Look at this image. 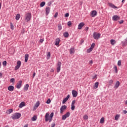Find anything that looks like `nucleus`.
<instances>
[{
  "instance_id": "obj_1",
  "label": "nucleus",
  "mask_w": 127,
  "mask_h": 127,
  "mask_svg": "<svg viewBox=\"0 0 127 127\" xmlns=\"http://www.w3.org/2000/svg\"><path fill=\"white\" fill-rule=\"evenodd\" d=\"M20 117H21V114L19 113H17L11 116V119L12 120H18Z\"/></svg>"
},
{
  "instance_id": "obj_2",
  "label": "nucleus",
  "mask_w": 127,
  "mask_h": 127,
  "mask_svg": "<svg viewBox=\"0 0 127 127\" xmlns=\"http://www.w3.org/2000/svg\"><path fill=\"white\" fill-rule=\"evenodd\" d=\"M31 19V13H27L25 16V20L26 22H28V21H30Z\"/></svg>"
},
{
  "instance_id": "obj_3",
  "label": "nucleus",
  "mask_w": 127,
  "mask_h": 127,
  "mask_svg": "<svg viewBox=\"0 0 127 127\" xmlns=\"http://www.w3.org/2000/svg\"><path fill=\"white\" fill-rule=\"evenodd\" d=\"M93 37L94 39L98 40V39L101 37V34L100 33H96V32H94L93 34Z\"/></svg>"
},
{
  "instance_id": "obj_4",
  "label": "nucleus",
  "mask_w": 127,
  "mask_h": 127,
  "mask_svg": "<svg viewBox=\"0 0 127 127\" xmlns=\"http://www.w3.org/2000/svg\"><path fill=\"white\" fill-rule=\"evenodd\" d=\"M69 117H70V112H67L65 114L62 116V120L65 121V120H66L67 118H69Z\"/></svg>"
},
{
  "instance_id": "obj_5",
  "label": "nucleus",
  "mask_w": 127,
  "mask_h": 127,
  "mask_svg": "<svg viewBox=\"0 0 127 127\" xmlns=\"http://www.w3.org/2000/svg\"><path fill=\"white\" fill-rule=\"evenodd\" d=\"M67 109V106L66 105H63L60 108V114H63L64 111Z\"/></svg>"
},
{
  "instance_id": "obj_6",
  "label": "nucleus",
  "mask_w": 127,
  "mask_h": 127,
  "mask_svg": "<svg viewBox=\"0 0 127 127\" xmlns=\"http://www.w3.org/2000/svg\"><path fill=\"white\" fill-rule=\"evenodd\" d=\"M20 66H21V62L20 61H18L17 62V65L15 66L14 70L16 71V70H18L19 68H20Z\"/></svg>"
},
{
  "instance_id": "obj_7",
  "label": "nucleus",
  "mask_w": 127,
  "mask_h": 127,
  "mask_svg": "<svg viewBox=\"0 0 127 127\" xmlns=\"http://www.w3.org/2000/svg\"><path fill=\"white\" fill-rule=\"evenodd\" d=\"M61 62H59L58 63V66L57 67V72L58 73H59L60 72V70H61Z\"/></svg>"
},
{
  "instance_id": "obj_8",
  "label": "nucleus",
  "mask_w": 127,
  "mask_h": 127,
  "mask_svg": "<svg viewBox=\"0 0 127 127\" xmlns=\"http://www.w3.org/2000/svg\"><path fill=\"white\" fill-rule=\"evenodd\" d=\"M46 122H49L50 123V116H49V113H47L45 116Z\"/></svg>"
},
{
  "instance_id": "obj_9",
  "label": "nucleus",
  "mask_w": 127,
  "mask_h": 127,
  "mask_svg": "<svg viewBox=\"0 0 127 127\" xmlns=\"http://www.w3.org/2000/svg\"><path fill=\"white\" fill-rule=\"evenodd\" d=\"M75 103H76V100H73L71 102V111H74V110H75Z\"/></svg>"
},
{
  "instance_id": "obj_10",
  "label": "nucleus",
  "mask_w": 127,
  "mask_h": 127,
  "mask_svg": "<svg viewBox=\"0 0 127 127\" xmlns=\"http://www.w3.org/2000/svg\"><path fill=\"white\" fill-rule=\"evenodd\" d=\"M22 84V81L21 80L19 81L18 83H17L16 88H17V89H20V88H21Z\"/></svg>"
},
{
  "instance_id": "obj_11",
  "label": "nucleus",
  "mask_w": 127,
  "mask_h": 127,
  "mask_svg": "<svg viewBox=\"0 0 127 127\" xmlns=\"http://www.w3.org/2000/svg\"><path fill=\"white\" fill-rule=\"evenodd\" d=\"M97 14H98V13L97 12V11H96V10H93V11L91 12V16L92 17H95V16H96V15H97Z\"/></svg>"
},
{
  "instance_id": "obj_12",
  "label": "nucleus",
  "mask_w": 127,
  "mask_h": 127,
  "mask_svg": "<svg viewBox=\"0 0 127 127\" xmlns=\"http://www.w3.org/2000/svg\"><path fill=\"white\" fill-rule=\"evenodd\" d=\"M85 25V24L84 22H81L78 25V29H82L83 28V27Z\"/></svg>"
},
{
  "instance_id": "obj_13",
  "label": "nucleus",
  "mask_w": 127,
  "mask_h": 127,
  "mask_svg": "<svg viewBox=\"0 0 127 127\" xmlns=\"http://www.w3.org/2000/svg\"><path fill=\"white\" fill-rule=\"evenodd\" d=\"M72 94L73 98H76V97L78 96V92H77L76 90H72Z\"/></svg>"
},
{
  "instance_id": "obj_14",
  "label": "nucleus",
  "mask_w": 127,
  "mask_h": 127,
  "mask_svg": "<svg viewBox=\"0 0 127 127\" xmlns=\"http://www.w3.org/2000/svg\"><path fill=\"white\" fill-rule=\"evenodd\" d=\"M108 5L110 7H112V8H119L117 6L115 5V4L112 3H108Z\"/></svg>"
},
{
  "instance_id": "obj_15",
  "label": "nucleus",
  "mask_w": 127,
  "mask_h": 127,
  "mask_svg": "<svg viewBox=\"0 0 127 127\" xmlns=\"http://www.w3.org/2000/svg\"><path fill=\"white\" fill-rule=\"evenodd\" d=\"M112 19L114 21H117V20H119V19H120V17L117 15H115L113 16Z\"/></svg>"
},
{
  "instance_id": "obj_16",
  "label": "nucleus",
  "mask_w": 127,
  "mask_h": 127,
  "mask_svg": "<svg viewBox=\"0 0 127 127\" xmlns=\"http://www.w3.org/2000/svg\"><path fill=\"white\" fill-rule=\"evenodd\" d=\"M69 98H70L69 94L67 95V96L64 99V100H63V104H65V103H66V102L68 101Z\"/></svg>"
},
{
  "instance_id": "obj_17",
  "label": "nucleus",
  "mask_w": 127,
  "mask_h": 127,
  "mask_svg": "<svg viewBox=\"0 0 127 127\" xmlns=\"http://www.w3.org/2000/svg\"><path fill=\"white\" fill-rule=\"evenodd\" d=\"M120 81H117L114 85V89H118L120 87Z\"/></svg>"
},
{
  "instance_id": "obj_18",
  "label": "nucleus",
  "mask_w": 127,
  "mask_h": 127,
  "mask_svg": "<svg viewBox=\"0 0 127 127\" xmlns=\"http://www.w3.org/2000/svg\"><path fill=\"white\" fill-rule=\"evenodd\" d=\"M50 12V7H46V15H48Z\"/></svg>"
},
{
  "instance_id": "obj_19",
  "label": "nucleus",
  "mask_w": 127,
  "mask_h": 127,
  "mask_svg": "<svg viewBox=\"0 0 127 127\" xmlns=\"http://www.w3.org/2000/svg\"><path fill=\"white\" fill-rule=\"evenodd\" d=\"M8 90L10 92H13V90H14V87L12 85H9L8 87Z\"/></svg>"
},
{
  "instance_id": "obj_20",
  "label": "nucleus",
  "mask_w": 127,
  "mask_h": 127,
  "mask_svg": "<svg viewBox=\"0 0 127 127\" xmlns=\"http://www.w3.org/2000/svg\"><path fill=\"white\" fill-rule=\"evenodd\" d=\"M59 43H60V39H59V38H58L56 39L55 45L57 46V45H59Z\"/></svg>"
},
{
  "instance_id": "obj_21",
  "label": "nucleus",
  "mask_w": 127,
  "mask_h": 127,
  "mask_svg": "<svg viewBox=\"0 0 127 127\" xmlns=\"http://www.w3.org/2000/svg\"><path fill=\"white\" fill-rule=\"evenodd\" d=\"M25 103L24 102H22L21 103H20L19 105V108L21 109V108H23V107H25Z\"/></svg>"
},
{
  "instance_id": "obj_22",
  "label": "nucleus",
  "mask_w": 127,
  "mask_h": 127,
  "mask_svg": "<svg viewBox=\"0 0 127 127\" xmlns=\"http://www.w3.org/2000/svg\"><path fill=\"white\" fill-rule=\"evenodd\" d=\"M123 46H126L127 45V38L125 39V41L122 42Z\"/></svg>"
},
{
  "instance_id": "obj_23",
  "label": "nucleus",
  "mask_w": 127,
  "mask_h": 127,
  "mask_svg": "<svg viewBox=\"0 0 127 127\" xmlns=\"http://www.w3.org/2000/svg\"><path fill=\"white\" fill-rule=\"evenodd\" d=\"M69 53L70 54H74V53H75V50H74V48H71L70 49Z\"/></svg>"
},
{
  "instance_id": "obj_24",
  "label": "nucleus",
  "mask_w": 127,
  "mask_h": 127,
  "mask_svg": "<svg viewBox=\"0 0 127 127\" xmlns=\"http://www.w3.org/2000/svg\"><path fill=\"white\" fill-rule=\"evenodd\" d=\"M54 116V113H53V112L51 113V114H50V123H51V122L52 121V119H53Z\"/></svg>"
},
{
  "instance_id": "obj_25",
  "label": "nucleus",
  "mask_w": 127,
  "mask_h": 127,
  "mask_svg": "<svg viewBox=\"0 0 127 127\" xmlns=\"http://www.w3.org/2000/svg\"><path fill=\"white\" fill-rule=\"evenodd\" d=\"M93 87L94 89H98V88L99 87V82H95Z\"/></svg>"
},
{
  "instance_id": "obj_26",
  "label": "nucleus",
  "mask_w": 127,
  "mask_h": 127,
  "mask_svg": "<svg viewBox=\"0 0 127 127\" xmlns=\"http://www.w3.org/2000/svg\"><path fill=\"white\" fill-rule=\"evenodd\" d=\"M28 88H29V85L28 84H26L24 87V90H25V91H27L28 90Z\"/></svg>"
},
{
  "instance_id": "obj_27",
  "label": "nucleus",
  "mask_w": 127,
  "mask_h": 127,
  "mask_svg": "<svg viewBox=\"0 0 127 127\" xmlns=\"http://www.w3.org/2000/svg\"><path fill=\"white\" fill-rule=\"evenodd\" d=\"M29 57V55L28 54H26L25 55V62H27V61H28Z\"/></svg>"
},
{
  "instance_id": "obj_28",
  "label": "nucleus",
  "mask_w": 127,
  "mask_h": 127,
  "mask_svg": "<svg viewBox=\"0 0 127 127\" xmlns=\"http://www.w3.org/2000/svg\"><path fill=\"white\" fill-rule=\"evenodd\" d=\"M120 117H121L120 114L116 115V116L115 117V121H119V119H120Z\"/></svg>"
},
{
  "instance_id": "obj_29",
  "label": "nucleus",
  "mask_w": 127,
  "mask_h": 127,
  "mask_svg": "<svg viewBox=\"0 0 127 127\" xmlns=\"http://www.w3.org/2000/svg\"><path fill=\"white\" fill-rule=\"evenodd\" d=\"M110 43L112 44V45H115V44L116 43V40L114 39H112L110 40Z\"/></svg>"
},
{
  "instance_id": "obj_30",
  "label": "nucleus",
  "mask_w": 127,
  "mask_h": 127,
  "mask_svg": "<svg viewBox=\"0 0 127 127\" xmlns=\"http://www.w3.org/2000/svg\"><path fill=\"white\" fill-rule=\"evenodd\" d=\"M100 124H104L105 123V118L104 117H102L100 121Z\"/></svg>"
},
{
  "instance_id": "obj_31",
  "label": "nucleus",
  "mask_w": 127,
  "mask_h": 127,
  "mask_svg": "<svg viewBox=\"0 0 127 127\" xmlns=\"http://www.w3.org/2000/svg\"><path fill=\"white\" fill-rule=\"evenodd\" d=\"M36 120H37V117H36V116H34L32 118V121L33 122H35V121H36Z\"/></svg>"
},
{
  "instance_id": "obj_32",
  "label": "nucleus",
  "mask_w": 127,
  "mask_h": 127,
  "mask_svg": "<svg viewBox=\"0 0 127 127\" xmlns=\"http://www.w3.org/2000/svg\"><path fill=\"white\" fill-rule=\"evenodd\" d=\"M64 37H68V36H69V33H68L67 32L64 33Z\"/></svg>"
},
{
  "instance_id": "obj_33",
  "label": "nucleus",
  "mask_w": 127,
  "mask_h": 127,
  "mask_svg": "<svg viewBox=\"0 0 127 127\" xmlns=\"http://www.w3.org/2000/svg\"><path fill=\"white\" fill-rule=\"evenodd\" d=\"M39 105H40V102H39V101H37L35 105V107L36 108H38V107H39Z\"/></svg>"
},
{
  "instance_id": "obj_34",
  "label": "nucleus",
  "mask_w": 127,
  "mask_h": 127,
  "mask_svg": "<svg viewBox=\"0 0 127 127\" xmlns=\"http://www.w3.org/2000/svg\"><path fill=\"white\" fill-rule=\"evenodd\" d=\"M19 18H20V14H17L16 16L15 19L16 20H19Z\"/></svg>"
},
{
  "instance_id": "obj_35",
  "label": "nucleus",
  "mask_w": 127,
  "mask_h": 127,
  "mask_svg": "<svg viewBox=\"0 0 127 127\" xmlns=\"http://www.w3.org/2000/svg\"><path fill=\"white\" fill-rule=\"evenodd\" d=\"M44 5H45V1H42V2H41V3H40L41 7H43V6H44Z\"/></svg>"
},
{
  "instance_id": "obj_36",
  "label": "nucleus",
  "mask_w": 127,
  "mask_h": 127,
  "mask_svg": "<svg viewBox=\"0 0 127 127\" xmlns=\"http://www.w3.org/2000/svg\"><path fill=\"white\" fill-rule=\"evenodd\" d=\"M92 51H93V49H92V48H90L89 49H87V53H90L92 52Z\"/></svg>"
},
{
  "instance_id": "obj_37",
  "label": "nucleus",
  "mask_w": 127,
  "mask_h": 127,
  "mask_svg": "<svg viewBox=\"0 0 127 127\" xmlns=\"http://www.w3.org/2000/svg\"><path fill=\"white\" fill-rule=\"evenodd\" d=\"M114 69L115 70V73H118V67L117 65H114Z\"/></svg>"
},
{
  "instance_id": "obj_38",
  "label": "nucleus",
  "mask_w": 127,
  "mask_h": 127,
  "mask_svg": "<svg viewBox=\"0 0 127 127\" xmlns=\"http://www.w3.org/2000/svg\"><path fill=\"white\" fill-rule=\"evenodd\" d=\"M14 82H15L14 78H12L10 79V83H13V84H14Z\"/></svg>"
},
{
  "instance_id": "obj_39",
  "label": "nucleus",
  "mask_w": 127,
  "mask_h": 127,
  "mask_svg": "<svg viewBox=\"0 0 127 127\" xmlns=\"http://www.w3.org/2000/svg\"><path fill=\"white\" fill-rule=\"evenodd\" d=\"M51 103V100H50V98H49L47 101H46V104H50Z\"/></svg>"
},
{
  "instance_id": "obj_40",
  "label": "nucleus",
  "mask_w": 127,
  "mask_h": 127,
  "mask_svg": "<svg viewBox=\"0 0 127 127\" xmlns=\"http://www.w3.org/2000/svg\"><path fill=\"white\" fill-rule=\"evenodd\" d=\"M83 119H84V120H88V117L87 116V115H85L83 116Z\"/></svg>"
},
{
  "instance_id": "obj_41",
  "label": "nucleus",
  "mask_w": 127,
  "mask_h": 127,
  "mask_svg": "<svg viewBox=\"0 0 127 127\" xmlns=\"http://www.w3.org/2000/svg\"><path fill=\"white\" fill-rule=\"evenodd\" d=\"M113 83H114V80L111 79L109 81V85H111L112 84H113Z\"/></svg>"
},
{
  "instance_id": "obj_42",
  "label": "nucleus",
  "mask_w": 127,
  "mask_h": 127,
  "mask_svg": "<svg viewBox=\"0 0 127 127\" xmlns=\"http://www.w3.org/2000/svg\"><path fill=\"white\" fill-rule=\"evenodd\" d=\"M94 47H95V43H93L91 44L90 48H92V49H94Z\"/></svg>"
},
{
  "instance_id": "obj_43",
  "label": "nucleus",
  "mask_w": 127,
  "mask_h": 127,
  "mask_svg": "<svg viewBox=\"0 0 127 127\" xmlns=\"http://www.w3.org/2000/svg\"><path fill=\"white\" fill-rule=\"evenodd\" d=\"M59 30H61L62 29V26L61 25H58Z\"/></svg>"
},
{
  "instance_id": "obj_44",
  "label": "nucleus",
  "mask_w": 127,
  "mask_h": 127,
  "mask_svg": "<svg viewBox=\"0 0 127 127\" xmlns=\"http://www.w3.org/2000/svg\"><path fill=\"white\" fill-rule=\"evenodd\" d=\"M118 66H121L122 65V61H119L118 62Z\"/></svg>"
},
{
  "instance_id": "obj_45",
  "label": "nucleus",
  "mask_w": 127,
  "mask_h": 127,
  "mask_svg": "<svg viewBox=\"0 0 127 127\" xmlns=\"http://www.w3.org/2000/svg\"><path fill=\"white\" fill-rule=\"evenodd\" d=\"M72 25V22L71 21H68V22H67V25H68V26H70V25Z\"/></svg>"
},
{
  "instance_id": "obj_46",
  "label": "nucleus",
  "mask_w": 127,
  "mask_h": 127,
  "mask_svg": "<svg viewBox=\"0 0 127 127\" xmlns=\"http://www.w3.org/2000/svg\"><path fill=\"white\" fill-rule=\"evenodd\" d=\"M8 112H9V114H11V113H12V112H13V110L12 109H9V110H8Z\"/></svg>"
},
{
  "instance_id": "obj_47",
  "label": "nucleus",
  "mask_w": 127,
  "mask_h": 127,
  "mask_svg": "<svg viewBox=\"0 0 127 127\" xmlns=\"http://www.w3.org/2000/svg\"><path fill=\"white\" fill-rule=\"evenodd\" d=\"M10 27H11V29H13V24H12V23H10Z\"/></svg>"
},
{
  "instance_id": "obj_48",
  "label": "nucleus",
  "mask_w": 127,
  "mask_h": 127,
  "mask_svg": "<svg viewBox=\"0 0 127 127\" xmlns=\"http://www.w3.org/2000/svg\"><path fill=\"white\" fill-rule=\"evenodd\" d=\"M50 56H51L50 52H48V53L47 54L48 58H50Z\"/></svg>"
},
{
  "instance_id": "obj_49",
  "label": "nucleus",
  "mask_w": 127,
  "mask_h": 127,
  "mask_svg": "<svg viewBox=\"0 0 127 127\" xmlns=\"http://www.w3.org/2000/svg\"><path fill=\"white\" fill-rule=\"evenodd\" d=\"M68 16H69V13H65V15H64V17H68Z\"/></svg>"
},
{
  "instance_id": "obj_50",
  "label": "nucleus",
  "mask_w": 127,
  "mask_h": 127,
  "mask_svg": "<svg viewBox=\"0 0 127 127\" xmlns=\"http://www.w3.org/2000/svg\"><path fill=\"white\" fill-rule=\"evenodd\" d=\"M58 16V12H56L54 15V17L56 18Z\"/></svg>"
},
{
  "instance_id": "obj_51",
  "label": "nucleus",
  "mask_w": 127,
  "mask_h": 127,
  "mask_svg": "<svg viewBox=\"0 0 127 127\" xmlns=\"http://www.w3.org/2000/svg\"><path fill=\"white\" fill-rule=\"evenodd\" d=\"M84 30L88 31V30H89V27H86L84 29Z\"/></svg>"
},
{
  "instance_id": "obj_52",
  "label": "nucleus",
  "mask_w": 127,
  "mask_h": 127,
  "mask_svg": "<svg viewBox=\"0 0 127 127\" xmlns=\"http://www.w3.org/2000/svg\"><path fill=\"white\" fill-rule=\"evenodd\" d=\"M83 43H84V40L83 39H81L80 41V44L82 45Z\"/></svg>"
},
{
  "instance_id": "obj_53",
  "label": "nucleus",
  "mask_w": 127,
  "mask_h": 127,
  "mask_svg": "<svg viewBox=\"0 0 127 127\" xmlns=\"http://www.w3.org/2000/svg\"><path fill=\"white\" fill-rule=\"evenodd\" d=\"M2 64L4 65H6V61H3V63H2Z\"/></svg>"
},
{
  "instance_id": "obj_54",
  "label": "nucleus",
  "mask_w": 127,
  "mask_h": 127,
  "mask_svg": "<svg viewBox=\"0 0 127 127\" xmlns=\"http://www.w3.org/2000/svg\"><path fill=\"white\" fill-rule=\"evenodd\" d=\"M51 127H55V123H53L51 125Z\"/></svg>"
},
{
  "instance_id": "obj_55",
  "label": "nucleus",
  "mask_w": 127,
  "mask_h": 127,
  "mask_svg": "<svg viewBox=\"0 0 127 127\" xmlns=\"http://www.w3.org/2000/svg\"><path fill=\"white\" fill-rule=\"evenodd\" d=\"M43 41H44V40L43 39H42L40 40V42L41 43H42V42H43Z\"/></svg>"
},
{
  "instance_id": "obj_56",
  "label": "nucleus",
  "mask_w": 127,
  "mask_h": 127,
  "mask_svg": "<svg viewBox=\"0 0 127 127\" xmlns=\"http://www.w3.org/2000/svg\"><path fill=\"white\" fill-rule=\"evenodd\" d=\"M119 23H120V24H122V23H124V20H121Z\"/></svg>"
},
{
  "instance_id": "obj_57",
  "label": "nucleus",
  "mask_w": 127,
  "mask_h": 127,
  "mask_svg": "<svg viewBox=\"0 0 127 127\" xmlns=\"http://www.w3.org/2000/svg\"><path fill=\"white\" fill-rule=\"evenodd\" d=\"M35 75H36V73L35 72H34L33 74V78H34L35 77Z\"/></svg>"
},
{
  "instance_id": "obj_58",
  "label": "nucleus",
  "mask_w": 127,
  "mask_h": 127,
  "mask_svg": "<svg viewBox=\"0 0 127 127\" xmlns=\"http://www.w3.org/2000/svg\"><path fill=\"white\" fill-rule=\"evenodd\" d=\"M123 113H124V114H127V110H124V111H123Z\"/></svg>"
},
{
  "instance_id": "obj_59",
  "label": "nucleus",
  "mask_w": 127,
  "mask_h": 127,
  "mask_svg": "<svg viewBox=\"0 0 127 127\" xmlns=\"http://www.w3.org/2000/svg\"><path fill=\"white\" fill-rule=\"evenodd\" d=\"M93 79H97V75H95L94 76H93Z\"/></svg>"
},
{
  "instance_id": "obj_60",
  "label": "nucleus",
  "mask_w": 127,
  "mask_h": 127,
  "mask_svg": "<svg viewBox=\"0 0 127 127\" xmlns=\"http://www.w3.org/2000/svg\"><path fill=\"white\" fill-rule=\"evenodd\" d=\"M37 108L35 107V106L34 107L33 111H35Z\"/></svg>"
},
{
  "instance_id": "obj_61",
  "label": "nucleus",
  "mask_w": 127,
  "mask_h": 127,
  "mask_svg": "<svg viewBox=\"0 0 127 127\" xmlns=\"http://www.w3.org/2000/svg\"><path fill=\"white\" fill-rule=\"evenodd\" d=\"M1 9V3L0 2V10Z\"/></svg>"
},
{
  "instance_id": "obj_62",
  "label": "nucleus",
  "mask_w": 127,
  "mask_h": 127,
  "mask_svg": "<svg viewBox=\"0 0 127 127\" xmlns=\"http://www.w3.org/2000/svg\"><path fill=\"white\" fill-rule=\"evenodd\" d=\"M28 127V125H25L23 127Z\"/></svg>"
},
{
  "instance_id": "obj_63",
  "label": "nucleus",
  "mask_w": 127,
  "mask_h": 127,
  "mask_svg": "<svg viewBox=\"0 0 127 127\" xmlns=\"http://www.w3.org/2000/svg\"><path fill=\"white\" fill-rule=\"evenodd\" d=\"M21 32L22 33H24V30H23Z\"/></svg>"
},
{
  "instance_id": "obj_64",
  "label": "nucleus",
  "mask_w": 127,
  "mask_h": 127,
  "mask_svg": "<svg viewBox=\"0 0 127 127\" xmlns=\"http://www.w3.org/2000/svg\"><path fill=\"white\" fill-rule=\"evenodd\" d=\"M125 105H127V100H126L125 102Z\"/></svg>"
}]
</instances>
